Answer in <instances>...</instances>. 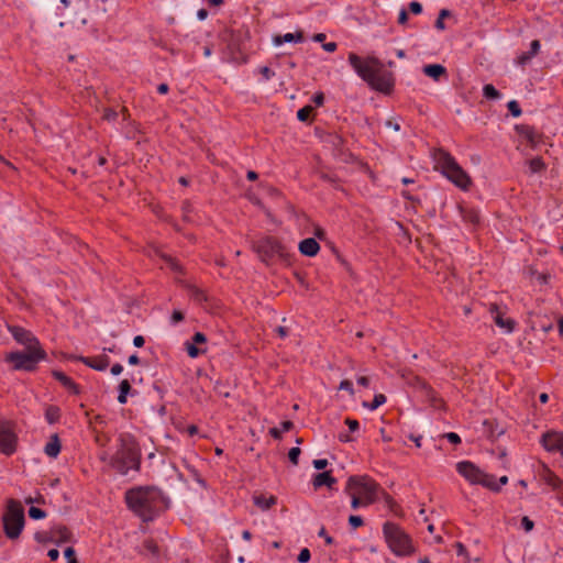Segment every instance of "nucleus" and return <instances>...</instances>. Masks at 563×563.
<instances>
[{"instance_id":"44","label":"nucleus","mask_w":563,"mask_h":563,"mask_svg":"<svg viewBox=\"0 0 563 563\" xmlns=\"http://www.w3.org/2000/svg\"><path fill=\"white\" fill-rule=\"evenodd\" d=\"M351 497V507L352 509L356 510L360 507H367L368 505H365V500L362 499L360 496L355 495V493H345Z\"/></svg>"},{"instance_id":"25","label":"nucleus","mask_w":563,"mask_h":563,"mask_svg":"<svg viewBox=\"0 0 563 563\" xmlns=\"http://www.w3.org/2000/svg\"><path fill=\"white\" fill-rule=\"evenodd\" d=\"M299 252L308 257L316 256L320 251V245L314 238H307L299 242Z\"/></svg>"},{"instance_id":"8","label":"nucleus","mask_w":563,"mask_h":563,"mask_svg":"<svg viewBox=\"0 0 563 563\" xmlns=\"http://www.w3.org/2000/svg\"><path fill=\"white\" fill-rule=\"evenodd\" d=\"M349 64L355 70L357 76L367 82L374 77V75L384 68L383 63L374 56H367L366 58H362L355 53L349 54Z\"/></svg>"},{"instance_id":"6","label":"nucleus","mask_w":563,"mask_h":563,"mask_svg":"<svg viewBox=\"0 0 563 563\" xmlns=\"http://www.w3.org/2000/svg\"><path fill=\"white\" fill-rule=\"evenodd\" d=\"M3 531L8 539L16 540L20 538L24 525V508L22 504L15 499H9L2 516Z\"/></svg>"},{"instance_id":"40","label":"nucleus","mask_w":563,"mask_h":563,"mask_svg":"<svg viewBox=\"0 0 563 563\" xmlns=\"http://www.w3.org/2000/svg\"><path fill=\"white\" fill-rule=\"evenodd\" d=\"M213 390L218 396L223 398H228L231 395L229 386L221 380L216 382Z\"/></svg>"},{"instance_id":"4","label":"nucleus","mask_w":563,"mask_h":563,"mask_svg":"<svg viewBox=\"0 0 563 563\" xmlns=\"http://www.w3.org/2000/svg\"><path fill=\"white\" fill-rule=\"evenodd\" d=\"M382 488L369 475H352L346 481L344 493H355L365 500V505H373L379 499Z\"/></svg>"},{"instance_id":"22","label":"nucleus","mask_w":563,"mask_h":563,"mask_svg":"<svg viewBox=\"0 0 563 563\" xmlns=\"http://www.w3.org/2000/svg\"><path fill=\"white\" fill-rule=\"evenodd\" d=\"M483 428L484 433L486 434L487 439L495 441L499 437H501L505 433V428H503L497 419H485L483 421Z\"/></svg>"},{"instance_id":"32","label":"nucleus","mask_w":563,"mask_h":563,"mask_svg":"<svg viewBox=\"0 0 563 563\" xmlns=\"http://www.w3.org/2000/svg\"><path fill=\"white\" fill-rule=\"evenodd\" d=\"M477 485H482L494 493L500 492V485H497V478L493 474L483 472Z\"/></svg>"},{"instance_id":"51","label":"nucleus","mask_w":563,"mask_h":563,"mask_svg":"<svg viewBox=\"0 0 563 563\" xmlns=\"http://www.w3.org/2000/svg\"><path fill=\"white\" fill-rule=\"evenodd\" d=\"M521 527L526 532H530L534 528V522L528 516H523L521 518Z\"/></svg>"},{"instance_id":"56","label":"nucleus","mask_w":563,"mask_h":563,"mask_svg":"<svg viewBox=\"0 0 563 563\" xmlns=\"http://www.w3.org/2000/svg\"><path fill=\"white\" fill-rule=\"evenodd\" d=\"M344 422L351 432H355L360 429V422L356 419L346 418Z\"/></svg>"},{"instance_id":"58","label":"nucleus","mask_w":563,"mask_h":563,"mask_svg":"<svg viewBox=\"0 0 563 563\" xmlns=\"http://www.w3.org/2000/svg\"><path fill=\"white\" fill-rule=\"evenodd\" d=\"M187 432L189 437H194L198 433V427L196 424H191L189 427H187L186 429L181 428L179 424H178V432Z\"/></svg>"},{"instance_id":"3","label":"nucleus","mask_w":563,"mask_h":563,"mask_svg":"<svg viewBox=\"0 0 563 563\" xmlns=\"http://www.w3.org/2000/svg\"><path fill=\"white\" fill-rule=\"evenodd\" d=\"M383 534L396 556H410L415 552L411 537L398 523L386 521L383 525Z\"/></svg>"},{"instance_id":"9","label":"nucleus","mask_w":563,"mask_h":563,"mask_svg":"<svg viewBox=\"0 0 563 563\" xmlns=\"http://www.w3.org/2000/svg\"><path fill=\"white\" fill-rule=\"evenodd\" d=\"M140 452L131 445L120 450L113 461V467L122 475H126L129 471H137L140 467Z\"/></svg>"},{"instance_id":"35","label":"nucleus","mask_w":563,"mask_h":563,"mask_svg":"<svg viewBox=\"0 0 563 563\" xmlns=\"http://www.w3.org/2000/svg\"><path fill=\"white\" fill-rule=\"evenodd\" d=\"M294 428V422L290 420H285L280 422V428H271L269 435L275 440H280L283 438V432H288Z\"/></svg>"},{"instance_id":"19","label":"nucleus","mask_w":563,"mask_h":563,"mask_svg":"<svg viewBox=\"0 0 563 563\" xmlns=\"http://www.w3.org/2000/svg\"><path fill=\"white\" fill-rule=\"evenodd\" d=\"M515 130L532 148H536L542 142V134L533 125L517 124Z\"/></svg>"},{"instance_id":"7","label":"nucleus","mask_w":563,"mask_h":563,"mask_svg":"<svg viewBox=\"0 0 563 563\" xmlns=\"http://www.w3.org/2000/svg\"><path fill=\"white\" fill-rule=\"evenodd\" d=\"M47 354L44 349H25L24 351H13L5 355V362L12 365L14 371L34 372L37 364L46 360Z\"/></svg>"},{"instance_id":"16","label":"nucleus","mask_w":563,"mask_h":563,"mask_svg":"<svg viewBox=\"0 0 563 563\" xmlns=\"http://www.w3.org/2000/svg\"><path fill=\"white\" fill-rule=\"evenodd\" d=\"M541 444L548 452H558L563 459V432H545L541 438Z\"/></svg>"},{"instance_id":"18","label":"nucleus","mask_w":563,"mask_h":563,"mask_svg":"<svg viewBox=\"0 0 563 563\" xmlns=\"http://www.w3.org/2000/svg\"><path fill=\"white\" fill-rule=\"evenodd\" d=\"M456 472L471 484L477 485L483 471L471 461L456 463Z\"/></svg>"},{"instance_id":"49","label":"nucleus","mask_w":563,"mask_h":563,"mask_svg":"<svg viewBox=\"0 0 563 563\" xmlns=\"http://www.w3.org/2000/svg\"><path fill=\"white\" fill-rule=\"evenodd\" d=\"M311 559V553H310V550L308 548H303L300 550L298 556H297V561L299 563H307L309 562Z\"/></svg>"},{"instance_id":"52","label":"nucleus","mask_w":563,"mask_h":563,"mask_svg":"<svg viewBox=\"0 0 563 563\" xmlns=\"http://www.w3.org/2000/svg\"><path fill=\"white\" fill-rule=\"evenodd\" d=\"M443 437L454 445L460 444L462 442L461 437L455 432H448Z\"/></svg>"},{"instance_id":"17","label":"nucleus","mask_w":563,"mask_h":563,"mask_svg":"<svg viewBox=\"0 0 563 563\" xmlns=\"http://www.w3.org/2000/svg\"><path fill=\"white\" fill-rule=\"evenodd\" d=\"M421 393L424 398V400L437 410H445L446 404L444 399L438 394V391L429 385L427 382L422 380L420 383Z\"/></svg>"},{"instance_id":"60","label":"nucleus","mask_w":563,"mask_h":563,"mask_svg":"<svg viewBox=\"0 0 563 563\" xmlns=\"http://www.w3.org/2000/svg\"><path fill=\"white\" fill-rule=\"evenodd\" d=\"M312 464L316 470L321 471L328 466V460H325V459L313 460Z\"/></svg>"},{"instance_id":"34","label":"nucleus","mask_w":563,"mask_h":563,"mask_svg":"<svg viewBox=\"0 0 563 563\" xmlns=\"http://www.w3.org/2000/svg\"><path fill=\"white\" fill-rule=\"evenodd\" d=\"M254 505L261 508L262 510H268L271 507L276 505L277 497L274 495L265 496L263 494L256 495L253 497Z\"/></svg>"},{"instance_id":"28","label":"nucleus","mask_w":563,"mask_h":563,"mask_svg":"<svg viewBox=\"0 0 563 563\" xmlns=\"http://www.w3.org/2000/svg\"><path fill=\"white\" fill-rule=\"evenodd\" d=\"M51 537L57 544L66 543L71 540V531L66 526H57L51 530Z\"/></svg>"},{"instance_id":"53","label":"nucleus","mask_w":563,"mask_h":563,"mask_svg":"<svg viewBox=\"0 0 563 563\" xmlns=\"http://www.w3.org/2000/svg\"><path fill=\"white\" fill-rule=\"evenodd\" d=\"M318 536L324 539L327 545H332L334 543V539L328 534L324 527H321V529L318 532Z\"/></svg>"},{"instance_id":"55","label":"nucleus","mask_w":563,"mask_h":563,"mask_svg":"<svg viewBox=\"0 0 563 563\" xmlns=\"http://www.w3.org/2000/svg\"><path fill=\"white\" fill-rule=\"evenodd\" d=\"M260 74L265 80H269L275 76V73L268 66H262L260 68Z\"/></svg>"},{"instance_id":"27","label":"nucleus","mask_w":563,"mask_h":563,"mask_svg":"<svg viewBox=\"0 0 563 563\" xmlns=\"http://www.w3.org/2000/svg\"><path fill=\"white\" fill-rule=\"evenodd\" d=\"M541 44L539 40H533L530 43V49L528 52H522L520 55L517 56V64L520 66L527 65L532 57H534L539 51H540Z\"/></svg>"},{"instance_id":"33","label":"nucleus","mask_w":563,"mask_h":563,"mask_svg":"<svg viewBox=\"0 0 563 563\" xmlns=\"http://www.w3.org/2000/svg\"><path fill=\"white\" fill-rule=\"evenodd\" d=\"M379 499H382L386 507L395 515H399L402 511L400 505L384 488H382L379 493Z\"/></svg>"},{"instance_id":"59","label":"nucleus","mask_w":563,"mask_h":563,"mask_svg":"<svg viewBox=\"0 0 563 563\" xmlns=\"http://www.w3.org/2000/svg\"><path fill=\"white\" fill-rule=\"evenodd\" d=\"M274 331L280 339H286L289 334L288 328L283 325L276 327Z\"/></svg>"},{"instance_id":"36","label":"nucleus","mask_w":563,"mask_h":563,"mask_svg":"<svg viewBox=\"0 0 563 563\" xmlns=\"http://www.w3.org/2000/svg\"><path fill=\"white\" fill-rule=\"evenodd\" d=\"M131 388H132L131 384H130V382L128 379H123L119 384L118 401L121 405L126 404V401H128V394L130 393Z\"/></svg>"},{"instance_id":"26","label":"nucleus","mask_w":563,"mask_h":563,"mask_svg":"<svg viewBox=\"0 0 563 563\" xmlns=\"http://www.w3.org/2000/svg\"><path fill=\"white\" fill-rule=\"evenodd\" d=\"M53 377L58 380L68 391L74 395H78L80 393V387L76 384L69 376L60 371H53Z\"/></svg>"},{"instance_id":"20","label":"nucleus","mask_w":563,"mask_h":563,"mask_svg":"<svg viewBox=\"0 0 563 563\" xmlns=\"http://www.w3.org/2000/svg\"><path fill=\"white\" fill-rule=\"evenodd\" d=\"M68 358L71 361H78L86 366L99 372L106 371L110 364V358L107 354H101L93 357L71 355Z\"/></svg>"},{"instance_id":"1","label":"nucleus","mask_w":563,"mask_h":563,"mask_svg":"<svg viewBox=\"0 0 563 563\" xmlns=\"http://www.w3.org/2000/svg\"><path fill=\"white\" fill-rule=\"evenodd\" d=\"M125 503L143 521H152L168 507L162 492L155 487H135L126 490Z\"/></svg>"},{"instance_id":"15","label":"nucleus","mask_w":563,"mask_h":563,"mask_svg":"<svg viewBox=\"0 0 563 563\" xmlns=\"http://www.w3.org/2000/svg\"><path fill=\"white\" fill-rule=\"evenodd\" d=\"M488 311L497 327L505 329L507 333L515 331L517 322L511 318H504L505 312L500 309L498 303H489Z\"/></svg>"},{"instance_id":"50","label":"nucleus","mask_w":563,"mask_h":563,"mask_svg":"<svg viewBox=\"0 0 563 563\" xmlns=\"http://www.w3.org/2000/svg\"><path fill=\"white\" fill-rule=\"evenodd\" d=\"M339 389L340 390H345L347 391L350 395H354V387H353V383L349 379H343L341 380L340 385H339Z\"/></svg>"},{"instance_id":"38","label":"nucleus","mask_w":563,"mask_h":563,"mask_svg":"<svg viewBox=\"0 0 563 563\" xmlns=\"http://www.w3.org/2000/svg\"><path fill=\"white\" fill-rule=\"evenodd\" d=\"M387 398L384 394H376L371 402L363 401V407L369 410H376L386 402Z\"/></svg>"},{"instance_id":"12","label":"nucleus","mask_w":563,"mask_h":563,"mask_svg":"<svg viewBox=\"0 0 563 563\" xmlns=\"http://www.w3.org/2000/svg\"><path fill=\"white\" fill-rule=\"evenodd\" d=\"M367 82V85L375 91L390 95L395 87V79L390 71H386L382 68L374 77Z\"/></svg>"},{"instance_id":"62","label":"nucleus","mask_w":563,"mask_h":563,"mask_svg":"<svg viewBox=\"0 0 563 563\" xmlns=\"http://www.w3.org/2000/svg\"><path fill=\"white\" fill-rule=\"evenodd\" d=\"M322 48L325 51V52H329V53H333L336 51L338 48V45L335 42H329V43H324L322 45Z\"/></svg>"},{"instance_id":"48","label":"nucleus","mask_w":563,"mask_h":563,"mask_svg":"<svg viewBox=\"0 0 563 563\" xmlns=\"http://www.w3.org/2000/svg\"><path fill=\"white\" fill-rule=\"evenodd\" d=\"M29 516L32 518V519H35V520H38V519H43L46 517V512L41 509V508H37V507H31L29 509Z\"/></svg>"},{"instance_id":"30","label":"nucleus","mask_w":563,"mask_h":563,"mask_svg":"<svg viewBox=\"0 0 563 563\" xmlns=\"http://www.w3.org/2000/svg\"><path fill=\"white\" fill-rule=\"evenodd\" d=\"M62 444L58 438V434L54 433L49 437L48 442L44 446V453L56 459L60 453Z\"/></svg>"},{"instance_id":"46","label":"nucleus","mask_w":563,"mask_h":563,"mask_svg":"<svg viewBox=\"0 0 563 563\" xmlns=\"http://www.w3.org/2000/svg\"><path fill=\"white\" fill-rule=\"evenodd\" d=\"M301 450L298 446H294L288 451V460L292 465H298Z\"/></svg>"},{"instance_id":"23","label":"nucleus","mask_w":563,"mask_h":563,"mask_svg":"<svg viewBox=\"0 0 563 563\" xmlns=\"http://www.w3.org/2000/svg\"><path fill=\"white\" fill-rule=\"evenodd\" d=\"M460 216L462 217L463 221L467 224L472 225H478L481 222V216L479 211L468 205H459L457 207Z\"/></svg>"},{"instance_id":"29","label":"nucleus","mask_w":563,"mask_h":563,"mask_svg":"<svg viewBox=\"0 0 563 563\" xmlns=\"http://www.w3.org/2000/svg\"><path fill=\"white\" fill-rule=\"evenodd\" d=\"M305 41L303 32L301 30L295 33H286L284 35H275L273 42L276 46L284 43H301Z\"/></svg>"},{"instance_id":"11","label":"nucleus","mask_w":563,"mask_h":563,"mask_svg":"<svg viewBox=\"0 0 563 563\" xmlns=\"http://www.w3.org/2000/svg\"><path fill=\"white\" fill-rule=\"evenodd\" d=\"M18 437L10 421L0 420V452L12 455L16 451Z\"/></svg>"},{"instance_id":"57","label":"nucleus","mask_w":563,"mask_h":563,"mask_svg":"<svg viewBox=\"0 0 563 563\" xmlns=\"http://www.w3.org/2000/svg\"><path fill=\"white\" fill-rule=\"evenodd\" d=\"M409 11L412 14H420L422 12V4L418 1H411L409 3Z\"/></svg>"},{"instance_id":"47","label":"nucleus","mask_w":563,"mask_h":563,"mask_svg":"<svg viewBox=\"0 0 563 563\" xmlns=\"http://www.w3.org/2000/svg\"><path fill=\"white\" fill-rule=\"evenodd\" d=\"M349 525L351 526V528L353 530L362 527L364 525V520L361 516H357V515H351L349 517Z\"/></svg>"},{"instance_id":"37","label":"nucleus","mask_w":563,"mask_h":563,"mask_svg":"<svg viewBox=\"0 0 563 563\" xmlns=\"http://www.w3.org/2000/svg\"><path fill=\"white\" fill-rule=\"evenodd\" d=\"M45 419L49 424L58 422L60 409L57 406H48L45 410Z\"/></svg>"},{"instance_id":"39","label":"nucleus","mask_w":563,"mask_h":563,"mask_svg":"<svg viewBox=\"0 0 563 563\" xmlns=\"http://www.w3.org/2000/svg\"><path fill=\"white\" fill-rule=\"evenodd\" d=\"M483 96L487 100H496V99H499L501 97V93L494 87V85L486 84L483 87Z\"/></svg>"},{"instance_id":"42","label":"nucleus","mask_w":563,"mask_h":563,"mask_svg":"<svg viewBox=\"0 0 563 563\" xmlns=\"http://www.w3.org/2000/svg\"><path fill=\"white\" fill-rule=\"evenodd\" d=\"M183 463H184L185 467L188 470V472L190 473V476L192 477V479L196 481L198 484H200L202 487H206V482L201 477L200 473L195 467L190 466L185 459L183 460Z\"/></svg>"},{"instance_id":"63","label":"nucleus","mask_w":563,"mask_h":563,"mask_svg":"<svg viewBox=\"0 0 563 563\" xmlns=\"http://www.w3.org/2000/svg\"><path fill=\"white\" fill-rule=\"evenodd\" d=\"M64 555L67 559V561H69L70 559H76L75 549L73 547L66 548L64 551Z\"/></svg>"},{"instance_id":"61","label":"nucleus","mask_w":563,"mask_h":563,"mask_svg":"<svg viewBox=\"0 0 563 563\" xmlns=\"http://www.w3.org/2000/svg\"><path fill=\"white\" fill-rule=\"evenodd\" d=\"M312 101L316 103V106L320 107L324 103V95L323 92H316L312 97Z\"/></svg>"},{"instance_id":"41","label":"nucleus","mask_w":563,"mask_h":563,"mask_svg":"<svg viewBox=\"0 0 563 563\" xmlns=\"http://www.w3.org/2000/svg\"><path fill=\"white\" fill-rule=\"evenodd\" d=\"M545 163L541 157H534L529 161V168L533 174L541 173L542 170L545 169Z\"/></svg>"},{"instance_id":"10","label":"nucleus","mask_w":563,"mask_h":563,"mask_svg":"<svg viewBox=\"0 0 563 563\" xmlns=\"http://www.w3.org/2000/svg\"><path fill=\"white\" fill-rule=\"evenodd\" d=\"M188 285V295L189 297L203 307L205 310L217 313L221 309V301L213 296H210L205 290L198 288L196 284H187Z\"/></svg>"},{"instance_id":"21","label":"nucleus","mask_w":563,"mask_h":563,"mask_svg":"<svg viewBox=\"0 0 563 563\" xmlns=\"http://www.w3.org/2000/svg\"><path fill=\"white\" fill-rule=\"evenodd\" d=\"M538 476L553 490H561L563 487V481L544 463L540 465Z\"/></svg>"},{"instance_id":"45","label":"nucleus","mask_w":563,"mask_h":563,"mask_svg":"<svg viewBox=\"0 0 563 563\" xmlns=\"http://www.w3.org/2000/svg\"><path fill=\"white\" fill-rule=\"evenodd\" d=\"M507 108H508V111L511 113V115L515 118L520 117L522 113L520 104L516 100H510L507 103Z\"/></svg>"},{"instance_id":"43","label":"nucleus","mask_w":563,"mask_h":563,"mask_svg":"<svg viewBox=\"0 0 563 563\" xmlns=\"http://www.w3.org/2000/svg\"><path fill=\"white\" fill-rule=\"evenodd\" d=\"M313 112L311 106H305L297 111V119L301 122H307Z\"/></svg>"},{"instance_id":"5","label":"nucleus","mask_w":563,"mask_h":563,"mask_svg":"<svg viewBox=\"0 0 563 563\" xmlns=\"http://www.w3.org/2000/svg\"><path fill=\"white\" fill-rule=\"evenodd\" d=\"M438 165L442 174L456 187L462 190H468L472 185L471 177L449 152L443 150L439 151Z\"/></svg>"},{"instance_id":"14","label":"nucleus","mask_w":563,"mask_h":563,"mask_svg":"<svg viewBox=\"0 0 563 563\" xmlns=\"http://www.w3.org/2000/svg\"><path fill=\"white\" fill-rule=\"evenodd\" d=\"M8 331L25 349H43L38 339L31 331L19 325H8Z\"/></svg>"},{"instance_id":"13","label":"nucleus","mask_w":563,"mask_h":563,"mask_svg":"<svg viewBox=\"0 0 563 563\" xmlns=\"http://www.w3.org/2000/svg\"><path fill=\"white\" fill-rule=\"evenodd\" d=\"M208 339L207 335L202 332H195L190 340H187L184 343V350L187 352L188 356L191 358L199 357L203 355L208 351Z\"/></svg>"},{"instance_id":"31","label":"nucleus","mask_w":563,"mask_h":563,"mask_svg":"<svg viewBox=\"0 0 563 563\" xmlns=\"http://www.w3.org/2000/svg\"><path fill=\"white\" fill-rule=\"evenodd\" d=\"M423 74L435 81H439L441 77L446 76V68L441 64H429L422 69Z\"/></svg>"},{"instance_id":"2","label":"nucleus","mask_w":563,"mask_h":563,"mask_svg":"<svg viewBox=\"0 0 563 563\" xmlns=\"http://www.w3.org/2000/svg\"><path fill=\"white\" fill-rule=\"evenodd\" d=\"M253 251L266 264L280 263L290 265L292 255L287 247L273 235L260 238L252 243Z\"/></svg>"},{"instance_id":"64","label":"nucleus","mask_w":563,"mask_h":563,"mask_svg":"<svg viewBox=\"0 0 563 563\" xmlns=\"http://www.w3.org/2000/svg\"><path fill=\"white\" fill-rule=\"evenodd\" d=\"M408 21V12L405 9H401L398 15V23L405 24Z\"/></svg>"},{"instance_id":"24","label":"nucleus","mask_w":563,"mask_h":563,"mask_svg":"<svg viewBox=\"0 0 563 563\" xmlns=\"http://www.w3.org/2000/svg\"><path fill=\"white\" fill-rule=\"evenodd\" d=\"M338 483V479L332 476L330 471H323L313 475L312 485L314 489L322 486H327L329 489H333V486Z\"/></svg>"},{"instance_id":"54","label":"nucleus","mask_w":563,"mask_h":563,"mask_svg":"<svg viewBox=\"0 0 563 563\" xmlns=\"http://www.w3.org/2000/svg\"><path fill=\"white\" fill-rule=\"evenodd\" d=\"M454 547H455V549H456V554H457L459 556H464L465 559H467V560H468V552H467V549H466V547H465L462 542H459V541H457V542L455 543V545H454Z\"/></svg>"}]
</instances>
